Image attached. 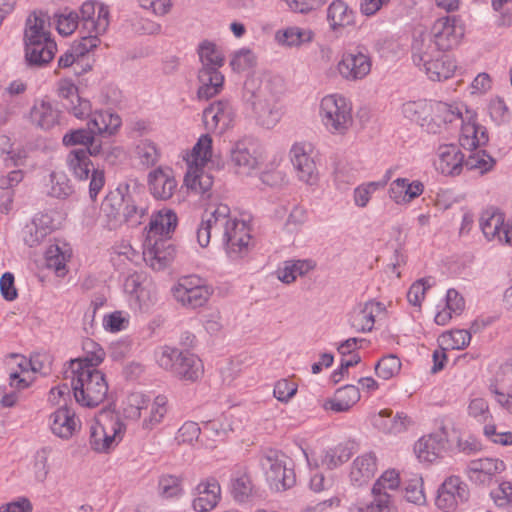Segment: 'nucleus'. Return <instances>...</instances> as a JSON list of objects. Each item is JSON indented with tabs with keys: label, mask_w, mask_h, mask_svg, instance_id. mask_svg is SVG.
I'll list each match as a JSON object with an SVG mask.
<instances>
[{
	"label": "nucleus",
	"mask_w": 512,
	"mask_h": 512,
	"mask_svg": "<svg viewBox=\"0 0 512 512\" xmlns=\"http://www.w3.org/2000/svg\"><path fill=\"white\" fill-rule=\"evenodd\" d=\"M201 247H207L212 237L223 242L231 260L245 257L251 247L250 229L245 221L232 217L226 204H218L213 211H206L196 231Z\"/></svg>",
	"instance_id": "obj_1"
},
{
	"label": "nucleus",
	"mask_w": 512,
	"mask_h": 512,
	"mask_svg": "<svg viewBox=\"0 0 512 512\" xmlns=\"http://www.w3.org/2000/svg\"><path fill=\"white\" fill-rule=\"evenodd\" d=\"M429 121L423 128L432 134L439 133L447 124L461 120L460 145L468 150H476L488 142L487 130L476 122V114L464 104L446 102L430 103Z\"/></svg>",
	"instance_id": "obj_2"
},
{
	"label": "nucleus",
	"mask_w": 512,
	"mask_h": 512,
	"mask_svg": "<svg viewBox=\"0 0 512 512\" xmlns=\"http://www.w3.org/2000/svg\"><path fill=\"white\" fill-rule=\"evenodd\" d=\"M70 379L75 400L82 406L95 407L101 404L108 393L105 375L95 367L85 366L79 361H70L65 371Z\"/></svg>",
	"instance_id": "obj_3"
},
{
	"label": "nucleus",
	"mask_w": 512,
	"mask_h": 512,
	"mask_svg": "<svg viewBox=\"0 0 512 512\" xmlns=\"http://www.w3.org/2000/svg\"><path fill=\"white\" fill-rule=\"evenodd\" d=\"M198 55L202 64L198 72V97L208 100L217 95L223 87L224 76L219 69L224 64V55L220 48L210 41H203L199 45Z\"/></svg>",
	"instance_id": "obj_4"
},
{
	"label": "nucleus",
	"mask_w": 512,
	"mask_h": 512,
	"mask_svg": "<svg viewBox=\"0 0 512 512\" xmlns=\"http://www.w3.org/2000/svg\"><path fill=\"white\" fill-rule=\"evenodd\" d=\"M212 157V139L208 134L202 135L188 156V171L184 182L195 194L208 193L213 185V177L204 170Z\"/></svg>",
	"instance_id": "obj_5"
},
{
	"label": "nucleus",
	"mask_w": 512,
	"mask_h": 512,
	"mask_svg": "<svg viewBox=\"0 0 512 512\" xmlns=\"http://www.w3.org/2000/svg\"><path fill=\"white\" fill-rule=\"evenodd\" d=\"M126 426L115 412H101L90 427L89 444L98 453H109L123 439Z\"/></svg>",
	"instance_id": "obj_6"
},
{
	"label": "nucleus",
	"mask_w": 512,
	"mask_h": 512,
	"mask_svg": "<svg viewBox=\"0 0 512 512\" xmlns=\"http://www.w3.org/2000/svg\"><path fill=\"white\" fill-rule=\"evenodd\" d=\"M156 357L161 368L170 371L182 381L195 382L204 373L202 361L187 351L183 352L173 347L164 346L157 352Z\"/></svg>",
	"instance_id": "obj_7"
},
{
	"label": "nucleus",
	"mask_w": 512,
	"mask_h": 512,
	"mask_svg": "<svg viewBox=\"0 0 512 512\" xmlns=\"http://www.w3.org/2000/svg\"><path fill=\"white\" fill-rule=\"evenodd\" d=\"M319 114L322 124L333 135H345L353 124L352 106L339 94L325 96L321 100Z\"/></svg>",
	"instance_id": "obj_8"
},
{
	"label": "nucleus",
	"mask_w": 512,
	"mask_h": 512,
	"mask_svg": "<svg viewBox=\"0 0 512 512\" xmlns=\"http://www.w3.org/2000/svg\"><path fill=\"white\" fill-rule=\"evenodd\" d=\"M291 459L278 450H268L261 459L270 487L276 491H285L295 484L294 470L289 467Z\"/></svg>",
	"instance_id": "obj_9"
},
{
	"label": "nucleus",
	"mask_w": 512,
	"mask_h": 512,
	"mask_svg": "<svg viewBox=\"0 0 512 512\" xmlns=\"http://www.w3.org/2000/svg\"><path fill=\"white\" fill-rule=\"evenodd\" d=\"M464 26L454 17H441L431 27L429 34L439 51L445 52L456 47L464 36Z\"/></svg>",
	"instance_id": "obj_10"
},
{
	"label": "nucleus",
	"mask_w": 512,
	"mask_h": 512,
	"mask_svg": "<svg viewBox=\"0 0 512 512\" xmlns=\"http://www.w3.org/2000/svg\"><path fill=\"white\" fill-rule=\"evenodd\" d=\"M230 164L235 173L247 176L260 166L261 155L252 141L243 139L231 147Z\"/></svg>",
	"instance_id": "obj_11"
},
{
	"label": "nucleus",
	"mask_w": 512,
	"mask_h": 512,
	"mask_svg": "<svg viewBox=\"0 0 512 512\" xmlns=\"http://www.w3.org/2000/svg\"><path fill=\"white\" fill-rule=\"evenodd\" d=\"M254 98L253 109L258 123L265 128L274 127L282 115L278 97L264 86L254 94Z\"/></svg>",
	"instance_id": "obj_12"
},
{
	"label": "nucleus",
	"mask_w": 512,
	"mask_h": 512,
	"mask_svg": "<svg viewBox=\"0 0 512 512\" xmlns=\"http://www.w3.org/2000/svg\"><path fill=\"white\" fill-rule=\"evenodd\" d=\"M469 498L468 486L458 476H450L444 480L437 491L435 504L439 509L453 511Z\"/></svg>",
	"instance_id": "obj_13"
},
{
	"label": "nucleus",
	"mask_w": 512,
	"mask_h": 512,
	"mask_svg": "<svg viewBox=\"0 0 512 512\" xmlns=\"http://www.w3.org/2000/svg\"><path fill=\"white\" fill-rule=\"evenodd\" d=\"M479 224L488 240L497 239L500 243L512 246V221L505 222L501 212L494 209L485 210L480 216Z\"/></svg>",
	"instance_id": "obj_14"
},
{
	"label": "nucleus",
	"mask_w": 512,
	"mask_h": 512,
	"mask_svg": "<svg viewBox=\"0 0 512 512\" xmlns=\"http://www.w3.org/2000/svg\"><path fill=\"white\" fill-rule=\"evenodd\" d=\"M176 256L175 246L168 238L147 240L142 252V259L153 270H163L172 263Z\"/></svg>",
	"instance_id": "obj_15"
},
{
	"label": "nucleus",
	"mask_w": 512,
	"mask_h": 512,
	"mask_svg": "<svg viewBox=\"0 0 512 512\" xmlns=\"http://www.w3.org/2000/svg\"><path fill=\"white\" fill-rule=\"evenodd\" d=\"M234 118V108L226 100L215 101L203 111V123L210 132L222 134L233 124Z\"/></svg>",
	"instance_id": "obj_16"
},
{
	"label": "nucleus",
	"mask_w": 512,
	"mask_h": 512,
	"mask_svg": "<svg viewBox=\"0 0 512 512\" xmlns=\"http://www.w3.org/2000/svg\"><path fill=\"white\" fill-rule=\"evenodd\" d=\"M370 57L360 50L343 54L337 64L339 74L347 81H357L365 78L371 71Z\"/></svg>",
	"instance_id": "obj_17"
},
{
	"label": "nucleus",
	"mask_w": 512,
	"mask_h": 512,
	"mask_svg": "<svg viewBox=\"0 0 512 512\" xmlns=\"http://www.w3.org/2000/svg\"><path fill=\"white\" fill-rule=\"evenodd\" d=\"M312 148L308 143H296L290 150V157L298 178L306 184L313 185L317 180V169L310 156Z\"/></svg>",
	"instance_id": "obj_18"
},
{
	"label": "nucleus",
	"mask_w": 512,
	"mask_h": 512,
	"mask_svg": "<svg viewBox=\"0 0 512 512\" xmlns=\"http://www.w3.org/2000/svg\"><path fill=\"white\" fill-rule=\"evenodd\" d=\"M58 95L63 106L76 118L84 119L90 114L89 100L79 96L77 86L69 79H62L58 83Z\"/></svg>",
	"instance_id": "obj_19"
},
{
	"label": "nucleus",
	"mask_w": 512,
	"mask_h": 512,
	"mask_svg": "<svg viewBox=\"0 0 512 512\" xmlns=\"http://www.w3.org/2000/svg\"><path fill=\"white\" fill-rule=\"evenodd\" d=\"M83 28L88 33L103 34L109 26V11L95 1L84 2L80 9Z\"/></svg>",
	"instance_id": "obj_20"
},
{
	"label": "nucleus",
	"mask_w": 512,
	"mask_h": 512,
	"mask_svg": "<svg viewBox=\"0 0 512 512\" xmlns=\"http://www.w3.org/2000/svg\"><path fill=\"white\" fill-rule=\"evenodd\" d=\"M464 157L457 145H441L437 150L436 169L444 175H459L464 168Z\"/></svg>",
	"instance_id": "obj_21"
},
{
	"label": "nucleus",
	"mask_w": 512,
	"mask_h": 512,
	"mask_svg": "<svg viewBox=\"0 0 512 512\" xmlns=\"http://www.w3.org/2000/svg\"><path fill=\"white\" fill-rule=\"evenodd\" d=\"M221 498V487L215 478H207L196 487V497L192 506L196 512H209L214 509Z\"/></svg>",
	"instance_id": "obj_22"
},
{
	"label": "nucleus",
	"mask_w": 512,
	"mask_h": 512,
	"mask_svg": "<svg viewBox=\"0 0 512 512\" xmlns=\"http://www.w3.org/2000/svg\"><path fill=\"white\" fill-rule=\"evenodd\" d=\"M126 195L121 189L110 191L102 201L100 216L109 229L121 226V214L125 206Z\"/></svg>",
	"instance_id": "obj_23"
},
{
	"label": "nucleus",
	"mask_w": 512,
	"mask_h": 512,
	"mask_svg": "<svg viewBox=\"0 0 512 512\" xmlns=\"http://www.w3.org/2000/svg\"><path fill=\"white\" fill-rule=\"evenodd\" d=\"M52 433L62 439L71 438L80 429V421L75 412L68 407L57 409L50 416Z\"/></svg>",
	"instance_id": "obj_24"
},
{
	"label": "nucleus",
	"mask_w": 512,
	"mask_h": 512,
	"mask_svg": "<svg viewBox=\"0 0 512 512\" xmlns=\"http://www.w3.org/2000/svg\"><path fill=\"white\" fill-rule=\"evenodd\" d=\"M382 310L381 304L368 301L355 307L350 313L349 323L356 332H369L373 329L375 316Z\"/></svg>",
	"instance_id": "obj_25"
},
{
	"label": "nucleus",
	"mask_w": 512,
	"mask_h": 512,
	"mask_svg": "<svg viewBox=\"0 0 512 512\" xmlns=\"http://www.w3.org/2000/svg\"><path fill=\"white\" fill-rule=\"evenodd\" d=\"M505 470L503 461L494 458L475 459L468 464V473L472 481L480 484L490 482L492 477Z\"/></svg>",
	"instance_id": "obj_26"
},
{
	"label": "nucleus",
	"mask_w": 512,
	"mask_h": 512,
	"mask_svg": "<svg viewBox=\"0 0 512 512\" xmlns=\"http://www.w3.org/2000/svg\"><path fill=\"white\" fill-rule=\"evenodd\" d=\"M493 392L497 403L512 414V360L500 367Z\"/></svg>",
	"instance_id": "obj_27"
},
{
	"label": "nucleus",
	"mask_w": 512,
	"mask_h": 512,
	"mask_svg": "<svg viewBox=\"0 0 512 512\" xmlns=\"http://www.w3.org/2000/svg\"><path fill=\"white\" fill-rule=\"evenodd\" d=\"M148 186L154 198L168 200L173 196L177 182L170 171L159 168L149 173Z\"/></svg>",
	"instance_id": "obj_28"
},
{
	"label": "nucleus",
	"mask_w": 512,
	"mask_h": 512,
	"mask_svg": "<svg viewBox=\"0 0 512 512\" xmlns=\"http://www.w3.org/2000/svg\"><path fill=\"white\" fill-rule=\"evenodd\" d=\"M433 36L429 32L420 31L414 35L412 43V59L416 66H423L436 56H441Z\"/></svg>",
	"instance_id": "obj_29"
},
{
	"label": "nucleus",
	"mask_w": 512,
	"mask_h": 512,
	"mask_svg": "<svg viewBox=\"0 0 512 512\" xmlns=\"http://www.w3.org/2000/svg\"><path fill=\"white\" fill-rule=\"evenodd\" d=\"M326 20L330 30L337 32L355 24V13L343 0H334L327 8Z\"/></svg>",
	"instance_id": "obj_30"
},
{
	"label": "nucleus",
	"mask_w": 512,
	"mask_h": 512,
	"mask_svg": "<svg viewBox=\"0 0 512 512\" xmlns=\"http://www.w3.org/2000/svg\"><path fill=\"white\" fill-rule=\"evenodd\" d=\"M177 221V215L173 210L167 208L159 210L150 221L148 241L166 238L176 228Z\"/></svg>",
	"instance_id": "obj_31"
},
{
	"label": "nucleus",
	"mask_w": 512,
	"mask_h": 512,
	"mask_svg": "<svg viewBox=\"0 0 512 512\" xmlns=\"http://www.w3.org/2000/svg\"><path fill=\"white\" fill-rule=\"evenodd\" d=\"M360 400L359 389L354 385H345L336 390L334 396L323 404L325 410L336 413L349 411Z\"/></svg>",
	"instance_id": "obj_32"
},
{
	"label": "nucleus",
	"mask_w": 512,
	"mask_h": 512,
	"mask_svg": "<svg viewBox=\"0 0 512 512\" xmlns=\"http://www.w3.org/2000/svg\"><path fill=\"white\" fill-rule=\"evenodd\" d=\"M377 470L376 456L372 452L357 457L352 464L350 480L356 486L368 483Z\"/></svg>",
	"instance_id": "obj_33"
},
{
	"label": "nucleus",
	"mask_w": 512,
	"mask_h": 512,
	"mask_svg": "<svg viewBox=\"0 0 512 512\" xmlns=\"http://www.w3.org/2000/svg\"><path fill=\"white\" fill-rule=\"evenodd\" d=\"M424 191V185L421 181L409 182L406 178L395 179L389 188L390 198L397 204L409 203L420 196Z\"/></svg>",
	"instance_id": "obj_34"
},
{
	"label": "nucleus",
	"mask_w": 512,
	"mask_h": 512,
	"mask_svg": "<svg viewBox=\"0 0 512 512\" xmlns=\"http://www.w3.org/2000/svg\"><path fill=\"white\" fill-rule=\"evenodd\" d=\"M49 28L47 15L42 12H33L26 20L25 43L52 40Z\"/></svg>",
	"instance_id": "obj_35"
},
{
	"label": "nucleus",
	"mask_w": 512,
	"mask_h": 512,
	"mask_svg": "<svg viewBox=\"0 0 512 512\" xmlns=\"http://www.w3.org/2000/svg\"><path fill=\"white\" fill-rule=\"evenodd\" d=\"M56 43L53 40L25 43V57L29 65L42 66L55 55Z\"/></svg>",
	"instance_id": "obj_36"
},
{
	"label": "nucleus",
	"mask_w": 512,
	"mask_h": 512,
	"mask_svg": "<svg viewBox=\"0 0 512 512\" xmlns=\"http://www.w3.org/2000/svg\"><path fill=\"white\" fill-rule=\"evenodd\" d=\"M426 75L432 81H442L450 78L455 70V61L448 55L441 53V56H436L430 61L421 66Z\"/></svg>",
	"instance_id": "obj_37"
},
{
	"label": "nucleus",
	"mask_w": 512,
	"mask_h": 512,
	"mask_svg": "<svg viewBox=\"0 0 512 512\" xmlns=\"http://www.w3.org/2000/svg\"><path fill=\"white\" fill-rule=\"evenodd\" d=\"M87 126L95 134H113L121 125V119L118 115L111 113L110 111H96L92 113L90 111Z\"/></svg>",
	"instance_id": "obj_38"
},
{
	"label": "nucleus",
	"mask_w": 512,
	"mask_h": 512,
	"mask_svg": "<svg viewBox=\"0 0 512 512\" xmlns=\"http://www.w3.org/2000/svg\"><path fill=\"white\" fill-rule=\"evenodd\" d=\"M59 112L45 100L36 101L30 110L31 122L41 129H50L58 123Z\"/></svg>",
	"instance_id": "obj_39"
},
{
	"label": "nucleus",
	"mask_w": 512,
	"mask_h": 512,
	"mask_svg": "<svg viewBox=\"0 0 512 512\" xmlns=\"http://www.w3.org/2000/svg\"><path fill=\"white\" fill-rule=\"evenodd\" d=\"M314 39V32L308 28L290 26L275 33V40L281 46L299 47L310 43Z\"/></svg>",
	"instance_id": "obj_40"
},
{
	"label": "nucleus",
	"mask_w": 512,
	"mask_h": 512,
	"mask_svg": "<svg viewBox=\"0 0 512 512\" xmlns=\"http://www.w3.org/2000/svg\"><path fill=\"white\" fill-rule=\"evenodd\" d=\"M315 268V263L312 260H287L276 271L277 278L285 283L291 284L298 277L308 274Z\"/></svg>",
	"instance_id": "obj_41"
},
{
	"label": "nucleus",
	"mask_w": 512,
	"mask_h": 512,
	"mask_svg": "<svg viewBox=\"0 0 512 512\" xmlns=\"http://www.w3.org/2000/svg\"><path fill=\"white\" fill-rule=\"evenodd\" d=\"M444 449L442 439L438 435H428L420 438L414 450L418 459L422 462H434Z\"/></svg>",
	"instance_id": "obj_42"
},
{
	"label": "nucleus",
	"mask_w": 512,
	"mask_h": 512,
	"mask_svg": "<svg viewBox=\"0 0 512 512\" xmlns=\"http://www.w3.org/2000/svg\"><path fill=\"white\" fill-rule=\"evenodd\" d=\"M230 493L235 501H246L253 492L251 478L245 469L235 470L230 478Z\"/></svg>",
	"instance_id": "obj_43"
},
{
	"label": "nucleus",
	"mask_w": 512,
	"mask_h": 512,
	"mask_svg": "<svg viewBox=\"0 0 512 512\" xmlns=\"http://www.w3.org/2000/svg\"><path fill=\"white\" fill-rule=\"evenodd\" d=\"M211 292L207 286H198L194 290L187 288H174V297L183 306L197 308L203 306L209 299Z\"/></svg>",
	"instance_id": "obj_44"
},
{
	"label": "nucleus",
	"mask_w": 512,
	"mask_h": 512,
	"mask_svg": "<svg viewBox=\"0 0 512 512\" xmlns=\"http://www.w3.org/2000/svg\"><path fill=\"white\" fill-rule=\"evenodd\" d=\"M67 163L69 169L79 180L88 179L90 172L95 170L87 151L83 148L72 150L67 157Z\"/></svg>",
	"instance_id": "obj_45"
},
{
	"label": "nucleus",
	"mask_w": 512,
	"mask_h": 512,
	"mask_svg": "<svg viewBox=\"0 0 512 512\" xmlns=\"http://www.w3.org/2000/svg\"><path fill=\"white\" fill-rule=\"evenodd\" d=\"M430 103L425 100L409 101L403 104L402 113L405 118L418 123L423 128V123L429 121Z\"/></svg>",
	"instance_id": "obj_46"
},
{
	"label": "nucleus",
	"mask_w": 512,
	"mask_h": 512,
	"mask_svg": "<svg viewBox=\"0 0 512 512\" xmlns=\"http://www.w3.org/2000/svg\"><path fill=\"white\" fill-rule=\"evenodd\" d=\"M167 403L168 399L166 396L158 395L155 397L151 404L148 417H146L142 422V429L151 431L162 422L165 414L167 413Z\"/></svg>",
	"instance_id": "obj_47"
},
{
	"label": "nucleus",
	"mask_w": 512,
	"mask_h": 512,
	"mask_svg": "<svg viewBox=\"0 0 512 512\" xmlns=\"http://www.w3.org/2000/svg\"><path fill=\"white\" fill-rule=\"evenodd\" d=\"M84 356L73 359L72 361H79L85 363V366L95 367L102 363L105 357L103 348L92 339H85L83 341Z\"/></svg>",
	"instance_id": "obj_48"
},
{
	"label": "nucleus",
	"mask_w": 512,
	"mask_h": 512,
	"mask_svg": "<svg viewBox=\"0 0 512 512\" xmlns=\"http://www.w3.org/2000/svg\"><path fill=\"white\" fill-rule=\"evenodd\" d=\"M404 497L408 502L416 505H424L426 503L423 479L421 476L414 475L411 479L405 482Z\"/></svg>",
	"instance_id": "obj_49"
},
{
	"label": "nucleus",
	"mask_w": 512,
	"mask_h": 512,
	"mask_svg": "<svg viewBox=\"0 0 512 512\" xmlns=\"http://www.w3.org/2000/svg\"><path fill=\"white\" fill-rule=\"evenodd\" d=\"M158 490L163 498H178L183 494L182 480L177 476L163 475L159 479Z\"/></svg>",
	"instance_id": "obj_50"
},
{
	"label": "nucleus",
	"mask_w": 512,
	"mask_h": 512,
	"mask_svg": "<svg viewBox=\"0 0 512 512\" xmlns=\"http://www.w3.org/2000/svg\"><path fill=\"white\" fill-rule=\"evenodd\" d=\"M67 255L58 245L50 246L46 251V265L49 269H53L57 276H65Z\"/></svg>",
	"instance_id": "obj_51"
},
{
	"label": "nucleus",
	"mask_w": 512,
	"mask_h": 512,
	"mask_svg": "<svg viewBox=\"0 0 512 512\" xmlns=\"http://www.w3.org/2000/svg\"><path fill=\"white\" fill-rule=\"evenodd\" d=\"M149 399L141 392H133L128 395L124 407V414L127 418L137 420L141 416V410L147 409Z\"/></svg>",
	"instance_id": "obj_52"
},
{
	"label": "nucleus",
	"mask_w": 512,
	"mask_h": 512,
	"mask_svg": "<svg viewBox=\"0 0 512 512\" xmlns=\"http://www.w3.org/2000/svg\"><path fill=\"white\" fill-rule=\"evenodd\" d=\"M494 164L492 157L484 150L471 152L467 158L464 157V168L467 170H479L481 173L489 171Z\"/></svg>",
	"instance_id": "obj_53"
},
{
	"label": "nucleus",
	"mask_w": 512,
	"mask_h": 512,
	"mask_svg": "<svg viewBox=\"0 0 512 512\" xmlns=\"http://www.w3.org/2000/svg\"><path fill=\"white\" fill-rule=\"evenodd\" d=\"M401 369V362L395 355H388L383 357L375 365V372L379 378L389 380L399 373Z\"/></svg>",
	"instance_id": "obj_54"
},
{
	"label": "nucleus",
	"mask_w": 512,
	"mask_h": 512,
	"mask_svg": "<svg viewBox=\"0 0 512 512\" xmlns=\"http://www.w3.org/2000/svg\"><path fill=\"white\" fill-rule=\"evenodd\" d=\"M257 57L249 48H242L233 53L230 66L236 72L248 70L256 65Z\"/></svg>",
	"instance_id": "obj_55"
},
{
	"label": "nucleus",
	"mask_w": 512,
	"mask_h": 512,
	"mask_svg": "<svg viewBox=\"0 0 512 512\" xmlns=\"http://www.w3.org/2000/svg\"><path fill=\"white\" fill-rule=\"evenodd\" d=\"M49 233V228L40 226L36 220L27 224L23 229V240L30 246L34 247L41 243Z\"/></svg>",
	"instance_id": "obj_56"
},
{
	"label": "nucleus",
	"mask_w": 512,
	"mask_h": 512,
	"mask_svg": "<svg viewBox=\"0 0 512 512\" xmlns=\"http://www.w3.org/2000/svg\"><path fill=\"white\" fill-rule=\"evenodd\" d=\"M352 456V451L349 447L339 445L334 449H330L325 453L322 460L328 468L333 469L347 462Z\"/></svg>",
	"instance_id": "obj_57"
},
{
	"label": "nucleus",
	"mask_w": 512,
	"mask_h": 512,
	"mask_svg": "<svg viewBox=\"0 0 512 512\" xmlns=\"http://www.w3.org/2000/svg\"><path fill=\"white\" fill-rule=\"evenodd\" d=\"M400 482V476L396 470H387L374 483L372 493H388L387 490L397 489Z\"/></svg>",
	"instance_id": "obj_58"
},
{
	"label": "nucleus",
	"mask_w": 512,
	"mask_h": 512,
	"mask_svg": "<svg viewBox=\"0 0 512 512\" xmlns=\"http://www.w3.org/2000/svg\"><path fill=\"white\" fill-rule=\"evenodd\" d=\"M373 500L370 503L357 505L356 512H390V495L389 493H372Z\"/></svg>",
	"instance_id": "obj_59"
},
{
	"label": "nucleus",
	"mask_w": 512,
	"mask_h": 512,
	"mask_svg": "<svg viewBox=\"0 0 512 512\" xmlns=\"http://www.w3.org/2000/svg\"><path fill=\"white\" fill-rule=\"evenodd\" d=\"M52 453V448L49 446L42 447L36 452L35 455V476L39 481L46 480L50 472L49 458Z\"/></svg>",
	"instance_id": "obj_60"
},
{
	"label": "nucleus",
	"mask_w": 512,
	"mask_h": 512,
	"mask_svg": "<svg viewBox=\"0 0 512 512\" xmlns=\"http://www.w3.org/2000/svg\"><path fill=\"white\" fill-rule=\"evenodd\" d=\"M136 154L141 164L146 167L155 165L159 158L156 146L149 140H142L136 146Z\"/></svg>",
	"instance_id": "obj_61"
},
{
	"label": "nucleus",
	"mask_w": 512,
	"mask_h": 512,
	"mask_svg": "<svg viewBox=\"0 0 512 512\" xmlns=\"http://www.w3.org/2000/svg\"><path fill=\"white\" fill-rule=\"evenodd\" d=\"M50 177L51 189L49 194L52 197L64 199L72 194V186L69 184V180L65 175L52 173Z\"/></svg>",
	"instance_id": "obj_62"
},
{
	"label": "nucleus",
	"mask_w": 512,
	"mask_h": 512,
	"mask_svg": "<svg viewBox=\"0 0 512 512\" xmlns=\"http://www.w3.org/2000/svg\"><path fill=\"white\" fill-rule=\"evenodd\" d=\"M468 414L478 422L482 423H485L492 418L488 402L481 397H476L470 400L468 405Z\"/></svg>",
	"instance_id": "obj_63"
},
{
	"label": "nucleus",
	"mask_w": 512,
	"mask_h": 512,
	"mask_svg": "<svg viewBox=\"0 0 512 512\" xmlns=\"http://www.w3.org/2000/svg\"><path fill=\"white\" fill-rule=\"evenodd\" d=\"M386 182H369L358 186L354 190V202L358 207H366L369 203L371 195L378 189L384 187Z\"/></svg>",
	"instance_id": "obj_64"
}]
</instances>
